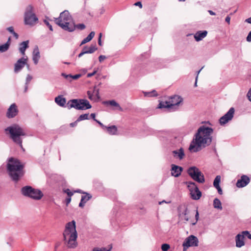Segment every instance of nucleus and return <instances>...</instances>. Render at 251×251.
Here are the masks:
<instances>
[{"instance_id":"1","label":"nucleus","mask_w":251,"mask_h":251,"mask_svg":"<svg viewBox=\"0 0 251 251\" xmlns=\"http://www.w3.org/2000/svg\"><path fill=\"white\" fill-rule=\"evenodd\" d=\"M213 129L205 126H201L197 130L189 147L191 152H196L203 148L209 145L212 142L211 134Z\"/></svg>"},{"instance_id":"2","label":"nucleus","mask_w":251,"mask_h":251,"mask_svg":"<svg viewBox=\"0 0 251 251\" xmlns=\"http://www.w3.org/2000/svg\"><path fill=\"white\" fill-rule=\"evenodd\" d=\"M65 244L69 248H75L77 246L75 222L73 220L66 224L63 232Z\"/></svg>"},{"instance_id":"3","label":"nucleus","mask_w":251,"mask_h":251,"mask_svg":"<svg viewBox=\"0 0 251 251\" xmlns=\"http://www.w3.org/2000/svg\"><path fill=\"white\" fill-rule=\"evenodd\" d=\"M7 170L9 175L14 181H17L24 174L23 169L24 164H22L19 160L10 158L7 165Z\"/></svg>"},{"instance_id":"4","label":"nucleus","mask_w":251,"mask_h":251,"mask_svg":"<svg viewBox=\"0 0 251 251\" xmlns=\"http://www.w3.org/2000/svg\"><path fill=\"white\" fill-rule=\"evenodd\" d=\"M54 22L56 25L65 30L72 32L75 30V24L67 10L61 12L59 17L55 19Z\"/></svg>"},{"instance_id":"5","label":"nucleus","mask_w":251,"mask_h":251,"mask_svg":"<svg viewBox=\"0 0 251 251\" xmlns=\"http://www.w3.org/2000/svg\"><path fill=\"white\" fill-rule=\"evenodd\" d=\"M5 131H8L11 139L22 148V137L26 135L25 129L19 125L14 124L6 128Z\"/></svg>"},{"instance_id":"6","label":"nucleus","mask_w":251,"mask_h":251,"mask_svg":"<svg viewBox=\"0 0 251 251\" xmlns=\"http://www.w3.org/2000/svg\"><path fill=\"white\" fill-rule=\"evenodd\" d=\"M66 107L70 109L74 108L77 110H85L91 108L89 102L85 99H73L69 100Z\"/></svg>"},{"instance_id":"7","label":"nucleus","mask_w":251,"mask_h":251,"mask_svg":"<svg viewBox=\"0 0 251 251\" xmlns=\"http://www.w3.org/2000/svg\"><path fill=\"white\" fill-rule=\"evenodd\" d=\"M21 192L23 195L34 200H40L43 196V194L40 190L34 189L29 186L23 187Z\"/></svg>"},{"instance_id":"8","label":"nucleus","mask_w":251,"mask_h":251,"mask_svg":"<svg viewBox=\"0 0 251 251\" xmlns=\"http://www.w3.org/2000/svg\"><path fill=\"white\" fill-rule=\"evenodd\" d=\"M182 100V98L180 96L175 95L169 98L168 100L160 101L157 107L158 108H172L175 106L178 105Z\"/></svg>"},{"instance_id":"9","label":"nucleus","mask_w":251,"mask_h":251,"mask_svg":"<svg viewBox=\"0 0 251 251\" xmlns=\"http://www.w3.org/2000/svg\"><path fill=\"white\" fill-rule=\"evenodd\" d=\"M187 173L195 181L200 183H203L205 182L203 174L197 167L195 166L190 167Z\"/></svg>"},{"instance_id":"10","label":"nucleus","mask_w":251,"mask_h":251,"mask_svg":"<svg viewBox=\"0 0 251 251\" xmlns=\"http://www.w3.org/2000/svg\"><path fill=\"white\" fill-rule=\"evenodd\" d=\"M33 8L32 6L28 5L25 14V25H34L38 21V18L32 12Z\"/></svg>"},{"instance_id":"11","label":"nucleus","mask_w":251,"mask_h":251,"mask_svg":"<svg viewBox=\"0 0 251 251\" xmlns=\"http://www.w3.org/2000/svg\"><path fill=\"white\" fill-rule=\"evenodd\" d=\"M187 183L188 184L187 187L190 192L191 198L193 200H199L201 196V193L199 190L195 183L189 182H187Z\"/></svg>"},{"instance_id":"12","label":"nucleus","mask_w":251,"mask_h":251,"mask_svg":"<svg viewBox=\"0 0 251 251\" xmlns=\"http://www.w3.org/2000/svg\"><path fill=\"white\" fill-rule=\"evenodd\" d=\"M199 241L197 237L190 235L186 238L183 243V251H186L190 247H197L198 246Z\"/></svg>"},{"instance_id":"13","label":"nucleus","mask_w":251,"mask_h":251,"mask_svg":"<svg viewBox=\"0 0 251 251\" xmlns=\"http://www.w3.org/2000/svg\"><path fill=\"white\" fill-rule=\"evenodd\" d=\"M235 110L233 107L229 109L228 111L219 119V123L221 125H224L231 120L233 117Z\"/></svg>"},{"instance_id":"14","label":"nucleus","mask_w":251,"mask_h":251,"mask_svg":"<svg viewBox=\"0 0 251 251\" xmlns=\"http://www.w3.org/2000/svg\"><path fill=\"white\" fill-rule=\"evenodd\" d=\"M27 57L24 56L19 59L14 65V72L16 73L20 72L23 69L25 65L27 64Z\"/></svg>"},{"instance_id":"15","label":"nucleus","mask_w":251,"mask_h":251,"mask_svg":"<svg viewBox=\"0 0 251 251\" xmlns=\"http://www.w3.org/2000/svg\"><path fill=\"white\" fill-rule=\"evenodd\" d=\"M98 49L96 44L91 45L88 47L85 46L83 47L82 51L78 54V57H81L83 54L86 53H92L94 52Z\"/></svg>"},{"instance_id":"16","label":"nucleus","mask_w":251,"mask_h":251,"mask_svg":"<svg viewBox=\"0 0 251 251\" xmlns=\"http://www.w3.org/2000/svg\"><path fill=\"white\" fill-rule=\"evenodd\" d=\"M18 111L17 105L16 104L13 103L8 109L6 116L9 118H13L18 114Z\"/></svg>"},{"instance_id":"17","label":"nucleus","mask_w":251,"mask_h":251,"mask_svg":"<svg viewBox=\"0 0 251 251\" xmlns=\"http://www.w3.org/2000/svg\"><path fill=\"white\" fill-rule=\"evenodd\" d=\"M250 181V178L246 175L241 176V178L236 182V186L238 188L244 187L247 185Z\"/></svg>"},{"instance_id":"18","label":"nucleus","mask_w":251,"mask_h":251,"mask_svg":"<svg viewBox=\"0 0 251 251\" xmlns=\"http://www.w3.org/2000/svg\"><path fill=\"white\" fill-rule=\"evenodd\" d=\"M182 168L176 165H172L171 174L173 176L178 177L182 171Z\"/></svg>"},{"instance_id":"19","label":"nucleus","mask_w":251,"mask_h":251,"mask_svg":"<svg viewBox=\"0 0 251 251\" xmlns=\"http://www.w3.org/2000/svg\"><path fill=\"white\" fill-rule=\"evenodd\" d=\"M207 34V32L206 30L198 31L194 35V38L196 41L198 42L202 40Z\"/></svg>"},{"instance_id":"20","label":"nucleus","mask_w":251,"mask_h":251,"mask_svg":"<svg viewBox=\"0 0 251 251\" xmlns=\"http://www.w3.org/2000/svg\"><path fill=\"white\" fill-rule=\"evenodd\" d=\"M84 195L81 196V201L79 204V206L83 207L85 203L92 198V196L87 193H83Z\"/></svg>"},{"instance_id":"21","label":"nucleus","mask_w":251,"mask_h":251,"mask_svg":"<svg viewBox=\"0 0 251 251\" xmlns=\"http://www.w3.org/2000/svg\"><path fill=\"white\" fill-rule=\"evenodd\" d=\"M244 235L243 234H238L236 235V246L237 247L240 248L245 245L244 242Z\"/></svg>"},{"instance_id":"22","label":"nucleus","mask_w":251,"mask_h":251,"mask_svg":"<svg viewBox=\"0 0 251 251\" xmlns=\"http://www.w3.org/2000/svg\"><path fill=\"white\" fill-rule=\"evenodd\" d=\"M172 152L175 158H178L180 160L182 159L185 156L184 150L182 148H180L178 150L174 151Z\"/></svg>"},{"instance_id":"23","label":"nucleus","mask_w":251,"mask_h":251,"mask_svg":"<svg viewBox=\"0 0 251 251\" xmlns=\"http://www.w3.org/2000/svg\"><path fill=\"white\" fill-rule=\"evenodd\" d=\"M28 43L29 41L27 40L20 44L19 51L23 56L25 55V50L28 48Z\"/></svg>"},{"instance_id":"24","label":"nucleus","mask_w":251,"mask_h":251,"mask_svg":"<svg viewBox=\"0 0 251 251\" xmlns=\"http://www.w3.org/2000/svg\"><path fill=\"white\" fill-rule=\"evenodd\" d=\"M40 57L39 50L37 47H36L33 50L32 58L33 61L35 64L38 63Z\"/></svg>"},{"instance_id":"25","label":"nucleus","mask_w":251,"mask_h":251,"mask_svg":"<svg viewBox=\"0 0 251 251\" xmlns=\"http://www.w3.org/2000/svg\"><path fill=\"white\" fill-rule=\"evenodd\" d=\"M55 102L60 106L64 107L66 103V100L62 96H58L55 98Z\"/></svg>"},{"instance_id":"26","label":"nucleus","mask_w":251,"mask_h":251,"mask_svg":"<svg viewBox=\"0 0 251 251\" xmlns=\"http://www.w3.org/2000/svg\"><path fill=\"white\" fill-rule=\"evenodd\" d=\"M107 132L110 135H117V127L115 126H106L105 129Z\"/></svg>"},{"instance_id":"27","label":"nucleus","mask_w":251,"mask_h":251,"mask_svg":"<svg viewBox=\"0 0 251 251\" xmlns=\"http://www.w3.org/2000/svg\"><path fill=\"white\" fill-rule=\"evenodd\" d=\"M179 216L180 219L185 215H187L188 209L185 205H181L178 207Z\"/></svg>"},{"instance_id":"28","label":"nucleus","mask_w":251,"mask_h":251,"mask_svg":"<svg viewBox=\"0 0 251 251\" xmlns=\"http://www.w3.org/2000/svg\"><path fill=\"white\" fill-rule=\"evenodd\" d=\"M95 33L94 31H91L90 34L84 38L81 42V45L86 44V43L90 41L94 37Z\"/></svg>"},{"instance_id":"29","label":"nucleus","mask_w":251,"mask_h":251,"mask_svg":"<svg viewBox=\"0 0 251 251\" xmlns=\"http://www.w3.org/2000/svg\"><path fill=\"white\" fill-rule=\"evenodd\" d=\"M105 103H108L111 106L116 107L120 111H123V108L120 106V105L114 100H109L105 102Z\"/></svg>"},{"instance_id":"30","label":"nucleus","mask_w":251,"mask_h":251,"mask_svg":"<svg viewBox=\"0 0 251 251\" xmlns=\"http://www.w3.org/2000/svg\"><path fill=\"white\" fill-rule=\"evenodd\" d=\"M213 206L215 208L219 209L221 210L222 209V204L220 201L215 198L213 201Z\"/></svg>"},{"instance_id":"31","label":"nucleus","mask_w":251,"mask_h":251,"mask_svg":"<svg viewBox=\"0 0 251 251\" xmlns=\"http://www.w3.org/2000/svg\"><path fill=\"white\" fill-rule=\"evenodd\" d=\"M144 96L146 97H152L157 96L158 95L157 92L155 90H152L151 92H144Z\"/></svg>"},{"instance_id":"32","label":"nucleus","mask_w":251,"mask_h":251,"mask_svg":"<svg viewBox=\"0 0 251 251\" xmlns=\"http://www.w3.org/2000/svg\"><path fill=\"white\" fill-rule=\"evenodd\" d=\"M9 46L8 44L5 43L3 45H0V52H3L8 50Z\"/></svg>"},{"instance_id":"33","label":"nucleus","mask_w":251,"mask_h":251,"mask_svg":"<svg viewBox=\"0 0 251 251\" xmlns=\"http://www.w3.org/2000/svg\"><path fill=\"white\" fill-rule=\"evenodd\" d=\"M220 181H221V176H217L214 180V182H213V185L215 187H218V186H219V183L220 182Z\"/></svg>"},{"instance_id":"34","label":"nucleus","mask_w":251,"mask_h":251,"mask_svg":"<svg viewBox=\"0 0 251 251\" xmlns=\"http://www.w3.org/2000/svg\"><path fill=\"white\" fill-rule=\"evenodd\" d=\"M89 114H84L81 115L77 120V121L79 122L84 120L88 119Z\"/></svg>"},{"instance_id":"35","label":"nucleus","mask_w":251,"mask_h":251,"mask_svg":"<svg viewBox=\"0 0 251 251\" xmlns=\"http://www.w3.org/2000/svg\"><path fill=\"white\" fill-rule=\"evenodd\" d=\"M170 248V246L168 244H163L161 246V249L163 251H168Z\"/></svg>"},{"instance_id":"36","label":"nucleus","mask_w":251,"mask_h":251,"mask_svg":"<svg viewBox=\"0 0 251 251\" xmlns=\"http://www.w3.org/2000/svg\"><path fill=\"white\" fill-rule=\"evenodd\" d=\"M76 28L78 29H80V30H83V29H85V25L83 24H77V25H75V29Z\"/></svg>"},{"instance_id":"37","label":"nucleus","mask_w":251,"mask_h":251,"mask_svg":"<svg viewBox=\"0 0 251 251\" xmlns=\"http://www.w3.org/2000/svg\"><path fill=\"white\" fill-rule=\"evenodd\" d=\"M64 192L67 194L69 197H71L74 194V193L72 192L69 189H65Z\"/></svg>"},{"instance_id":"38","label":"nucleus","mask_w":251,"mask_h":251,"mask_svg":"<svg viewBox=\"0 0 251 251\" xmlns=\"http://www.w3.org/2000/svg\"><path fill=\"white\" fill-rule=\"evenodd\" d=\"M242 234H244V236H247L248 238L251 239V234L248 231H244L242 232Z\"/></svg>"},{"instance_id":"39","label":"nucleus","mask_w":251,"mask_h":251,"mask_svg":"<svg viewBox=\"0 0 251 251\" xmlns=\"http://www.w3.org/2000/svg\"><path fill=\"white\" fill-rule=\"evenodd\" d=\"M87 95H88V98L91 100H95V98H94L93 97V94L91 93V91H88L87 92Z\"/></svg>"},{"instance_id":"40","label":"nucleus","mask_w":251,"mask_h":251,"mask_svg":"<svg viewBox=\"0 0 251 251\" xmlns=\"http://www.w3.org/2000/svg\"><path fill=\"white\" fill-rule=\"evenodd\" d=\"M44 23L48 26V27L51 31L53 30L51 25L49 23V22L47 20H44Z\"/></svg>"},{"instance_id":"41","label":"nucleus","mask_w":251,"mask_h":251,"mask_svg":"<svg viewBox=\"0 0 251 251\" xmlns=\"http://www.w3.org/2000/svg\"><path fill=\"white\" fill-rule=\"evenodd\" d=\"M93 251H110V250H107L105 248L99 249L98 248H95L93 249Z\"/></svg>"},{"instance_id":"42","label":"nucleus","mask_w":251,"mask_h":251,"mask_svg":"<svg viewBox=\"0 0 251 251\" xmlns=\"http://www.w3.org/2000/svg\"><path fill=\"white\" fill-rule=\"evenodd\" d=\"M189 212H187V215H185L182 218H181V220H184L185 221H188L189 220Z\"/></svg>"},{"instance_id":"43","label":"nucleus","mask_w":251,"mask_h":251,"mask_svg":"<svg viewBox=\"0 0 251 251\" xmlns=\"http://www.w3.org/2000/svg\"><path fill=\"white\" fill-rule=\"evenodd\" d=\"M106 58V57L105 56V55H100L99 57V60L100 62H101L102 61H103L104 59H105Z\"/></svg>"},{"instance_id":"44","label":"nucleus","mask_w":251,"mask_h":251,"mask_svg":"<svg viewBox=\"0 0 251 251\" xmlns=\"http://www.w3.org/2000/svg\"><path fill=\"white\" fill-rule=\"evenodd\" d=\"M97 70H95L93 73H88L87 75V77H90L93 76L94 75H95L97 73Z\"/></svg>"},{"instance_id":"45","label":"nucleus","mask_w":251,"mask_h":251,"mask_svg":"<svg viewBox=\"0 0 251 251\" xmlns=\"http://www.w3.org/2000/svg\"><path fill=\"white\" fill-rule=\"evenodd\" d=\"M32 79V77L31 75H28L26 76V83L28 84L29 83V82Z\"/></svg>"},{"instance_id":"46","label":"nucleus","mask_w":251,"mask_h":251,"mask_svg":"<svg viewBox=\"0 0 251 251\" xmlns=\"http://www.w3.org/2000/svg\"><path fill=\"white\" fill-rule=\"evenodd\" d=\"M96 122L97 123H98L100 126L101 127V128L103 129H105V127L106 126H104L102 123H101L99 121H98V120H96Z\"/></svg>"},{"instance_id":"47","label":"nucleus","mask_w":251,"mask_h":251,"mask_svg":"<svg viewBox=\"0 0 251 251\" xmlns=\"http://www.w3.org/2000/svg\"><path fill=\"white\" fill-rule=\"evenodd\" d=\"M101 36H102V34L101 33H100L99 34V39H98V44L100 46L102 45V43H101Z\"/></svg>"},{"instance_id":"48","label":"nucleus","mask_w":251,"mask_h":251,"mask_svg":"<svg viewBox=\"0 0 251 251\" xmlns=\"http://www.w3.org/2000/svg\"><path fill=\"white\" fill-rule=\"evenodd\" d=\"M202 68L199 70V71L197 72V75L196 76V81H195V87H197V80H198V75L199 74V73H200L201 71V70Z\"/></svg>"},{"instance_id":"49","label":"nucleus","mask_w":251,"mask_h":251,"mask_svg":"<svg viewBox=\"0 0 251 251\" xmlns=\"http://www.w3.org/2000/svg\"><path fill=\"white\" fill-rule=\"evenodd\" d=\"M247 96H248L249 100L250 101H251V88L249 91V92H248V93L247 94Z\"/></svg>"},{"instance_id":"50","label":"nucleus","mask_w":251,"mask_h":251,"mask_svg":"<svg viewBox=\"0 0 251 251\" xmlns=\"http://www.w3.org/2000/svg\"><path fill=\"white\" fill-rule=\"evenodd\" d=\"M134 5L135 6H139L140 8H142V4L141 3V1H138V2L135 3L134 4Z\"/></svg>"},{"instance_id":"51","label":"nucleus","mask_w":251,"mask_h":251,"mask_svg":"<svg viewBox=\"0 0 251 251\" xmlns=\"http://www.w3.org/2000/svg\"><path fill=\"white\" fill-rule=\"evenodd\" d=\"M7 30L9 31L10 33H11L12 34L14 32V28L12 26H10V27H8L7 28Z\"/></svg>"},{"instance_id":"52","label":"nucleus","mask_w":251,"mask_h":251,"mask_svg":"<svg viewBox=\"0 0 251 251\" xmlns=\"http://www.w3.org/2000/svg\"><path fill=\"white\" fill-rule=\"evenodd\" d=\"M247 41L248 42L251 41V31L249 32V33L247 37Z\"/></svg>"},{"instance_id":"53","label":"nucleus","mask_w":251,"mask_h":251,"mask_svg":"<svg viewBox=\"0 0 251 251\" xmlns=\"http://www.w3.org/2000/svg\"><path fill=\"white\" fill-rule=\"evenodd\" d=\"M215 188L217 189L219 194L220 195H222L223 192H222V190L221 188L220 187V186H219L216 187Z\"/></svg>"},{"instance_id":"54","label":"nucleus","mask_w":251,"mask_h":251,"mask_svg":"<svg viewBox=\"0 0 251 251\" xmlns=\"http://www.w3.org/2000/svg\"><path fill=\"white\" fill-rule=\"evenodd\" d=\"M195 217H196V221L195 223H193V225H195V224L196 223V222L198 220V219H199V212H198V210L196 211V215H195Z\"/></svg>"},{"instance_id":"55","label":"nucleus","mask_w":251,"mask_h":251,"mask_svg":"<svg viewBox=\"0 0 251 251\" xmlns=\"http://www.w3.org/2000/svg\"><path fill=\"white\" fill-rule=\"evenodd\" d=\"M77 122H78V121H77V120H76V121H75V122L71 123V124H70V126H71V127H74V126H76Z\"/></svg>"},{"instance_id":"56","label":"nucleus","mask_w":251,"mask_h":251,"mask_svg":"<svg viewBox=\"0 0 251 251\" xmlns=\"http://www.w3.org/2000/svg\"><path fill=\"white\" fill-rule=\"evenodd\" d=\"M230 18L229 16H227L226 18V19H225V21L226 22H227L228 24H230Z\"/></svg>"},{"instance_id":"57","label":"nucleus","mask_w":251,"mask_h":251,"mask_svg":"<svg viewBox=\"0 0 251 251\" xmlns=\"http://www.w3.org/2000/svg\"><path fill=\"white\" fill-rule=\"evenodd\" d=\"M66 204H67V205H68L69 204V203L71 201V197H69L68 198H67L66 200Z\"/></svg>"},{"instance_id":"58","label":"nucleus","mask_w":251,"mask_h":251,"mask_svg":"<svg viewBox=\"0 0 251 251\" xmlns=\"http://www.w3.org/2000/svg\"><path fill=\"white\" fill-rule=\"evenodd\" d=\"M12 34L16 39L18 38L19 35L17 33L14 31Z\"/></svg>"},{"instance_id":"59","label":"nucleus","mask_w":251,"mask_h":251,"mask_svg":"<svg viewBox=\"0 0 251 251\" xmlns=\"http://www.w3.org/2000/svg\"><path fill=\"white\" fill-rule=\"evenodd\" d=\"M90 116H91V117H92V119H93V120H94V121H96V120H97L95 119L96 114H95V113H92V114H91V115H90Z\"/></svg>"},{"instance_id":"60","label":"nucleus","mask_w":251,"mask_h":251,"mask_svg":"<svg viewBox=\"0 0 251 251\" xmlns=\"http://www.w3.org/2000/svg\"><path fill=\"white\" fill-rule=\"evenodd\" d=\"M246 22L248 23L251 24V17L250 18L246 19Z\"/></svg>"},{"instance_id":"61","label":"nucleus","mask_w":251,"mask_h":251,"mask_svg":"<svg viewBox=\"0 0 251 251\" xmlns=\"http://www.w3.org/2000/svg\"><path fill=\"white\" fill-rule=\"evenodd\" d=\"M10 41H11V38L9 37L7 42L6 43V44H8L9 46H10Z\"/></svg>"},{"instance_id":"62","label":"nucleus","mask_w":251,"mask_h":251,"mask_svg":"<svg viewBox=\"0 0 251 251\" xmlns=\"http://www.w3.org/2000/svg\"><path fill=\"white\" fill-rule=\"evenodd\" d=\"M208 12L211 15H215V13L214 12H213L212 10H208Z\"/></svg>"},{"instance_id":"63","label":"nucleus","mask_w":251,"mask_h":251,"mask_svg":"<svg viewBox=\"0 0 251 251\" xmlns=\"http://www.w3.org/2000/svg\"><path fill=\"white\" fill-rule=\"evenodd\" d=\"M80 76V75H75L73 76V78H75V79H77L78 78H79Z\"/></svg>"},{"instance_id":"64","label":"nucleus","mask_w":251,"mask_h":251,"mask_svg":"<svg viewBox=\"0 0 251 251\" xmlns=\"http://www.w3.org/2000/svg\"><path fill=\"white\" fill-rule=\"evenodd\" d=\"M28 88V84L26 83V85L25 86V92H26Z\"/></svg>"}]
</instances>
